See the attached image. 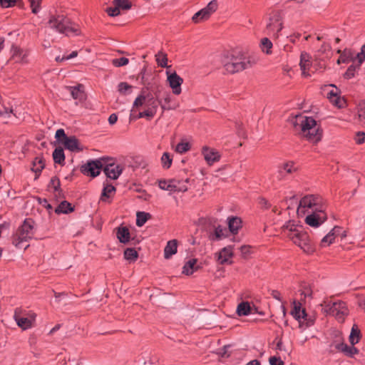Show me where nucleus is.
<instances>
[{
  "label": "nucleus",
  "instance_id": "obj_1",
  "mask_svg": "<svg viewBox=\"0 0 365 365\" xmlns=\"http://www.w3.org/2000/svg\"><path fill=\"white\" fill-rule=\"evenodd\" d=\"M292 123L295 130L308 140L316 143L321 140L322 133L313 118L298 115L292 119Z\"/></svg>",
  "mask_w": 365,
  "mask_h": 365
},
{
  "label": "nucleus",
  "instance_id": "obj_2",
  "mask_svg": "<svg viewBox=\"0 0 365 365\" xmlns=\"http://www.w3.org/2000/svg\"><path fill=\"white\" fill-rule=\"evenodd\" d=\"M282 231L284 235L303 250L304 252L307 253L313 252L312 241L302 226L298 225L292 221H289L282 227Z\"/></svg>",
  "mask_w": 365,
  "mask_h": 365
},
{
  "label": "nucleus",
  "instance_id": "obj_3",
  "mask_svg": "<svg viewBox=\"0 0 365 365\" xmlns=\"http://www.w3.org/2000/svg\"><path fill=\"white\" fill-rule=\"evenodd\" d=\"M222 63L227 73H234L251 67L255 61L252 58L241 51L224 53Z\"/></svg>",
  "mask_w": 365,
  "mask_h": 365
},
{
  "label": "nucleus",
  "instance_id": "obj_4",
  "mask_svg": "<svg viewBox=\"0 0 365 365\" xmlns=\"http://www.w3.org/2000/svg\"><path fill=\"white\" fill-rule=\"evenodd\" d=\"M319 306L323 314L334 317L339 322H343L349 314L348 308L342 301H333L331 298H326Z\"/></svg>",
  "mask_w": 365,
  "mask_h": 365
},
{
  "label": "nucleus",
  "instance_id": "obj_5",
  "mask_svg": "<svg viewBox=\"0 0 365 365\" xmlns=\"http://www.w3.org/2000/svg\"><path fill=\"white\" fill-rule=\"evenodd\" d=\"M48 24L51 29L60 34H64L67 36L70 33L74 35L79 34L78 26L63 15L51 16Z\"/></svg>",
  "mask_w": 365,
  "mask_h": 365
},
{
  "label": "nucleus",
  "instance_id": "obj_6",
  "mask_svg": "<svg viewBox=\"0 0 365 365\" xmlns=\"http://www.w3.org/2000/svg\"><path fill=\"white\" fill-rule=\"evenodd\" d=\"M324 210V205L320 197L309 195L303 197L297 207V212L299 215H304L312 212Z\"/></svg>",
  "mask_w": 365,
  "mask_h": 365
},
{
  "label": "nucleus",
  "instance_id": "obj_7",
  "mask_svg": "<svg viewBox=\"0 0 365 365\" xmlns=\"http://www.w3.org/2000/svg\"><path fill=\"white\" fill-rule=\"evenodd\" d=\"M159 103L160 101L155 98L151 93L144 94L143 93L134 101L131 112L144 106L145 110L149 115L150 114V118H153L156 114Z\"/></svg>",
  "mask_w": 365,
  "mask_h": 365
},
{
  "label": "nucleus",
  "instance_id": "obj_8",
  "mask_svg": "<svg viewBox=\"0 0 365 365\" xmlns=\"http://www.w3.org/2000/svg\"><path fill=\"white\" fill-rule=\"evenodd\" d=\"M33 235L34 222L31 219H26L14 236L13 244L18 248L26 249L29 245L24 243L31 239Z\"/></svg>",
  "mask_w": 365,
  "mask_h": 365
},
{
  "label": "nucleus",
  "instance_id": "obj_9",
  "mask_svg": "<svg viewBox=\"0 0 365 365\" xmlns=\"http://www.w3.org/2000/svg\"><path fill=\"white\" fill-rule=\"evenodd\" d=\"M282 16L279 11H273L269 14L268 22L266 26L267 34L273 37L278 38L279 33L282 29Z\"/></svg>",
  "mask_w": 365,
  "mask_h": 365
},
{
  "label": "nucleus",
  "instance_id": "obj_10",
  "mask_svg": "<svg viewBox=\"0 0 365 365\" xmlns=\"http://www.w3.org/2000/svg\"><path fill=\"white\" fill-rule=\"evenodd\" d=\"M218 4L216 0L211 1L206 7L202 9L194 14L192 18L193 22L197 24L207 20L210 16L216 11Z\"/></svg>",
  "mask_w": 365,
  "mask_h": 365
},
{
  "label": "nucleus",
  "instance_id": "obj_11",
  "mask_svg": "<svg viewBox=\"0 0 365 365\" xmlns=\"http://www.w3.org/2000/svg\"><path fill=\"white\" fill-rule=\"evenodd\" d=\"M14 318L17 325L22 329L26 330L34 326L36 314L34 313L23 314L21 311L16 309Z\"/></svg>",
  "mask_w": 365,
  "mask_h": 365
},
{
  "label": "nucleus",
  "instance_id": "obj_12",
  "mask_svg": "<svg viewBox=\"0 0 365 365\" xmlns=\"http://www.w3.org/2000/svg\"><path fill=\"white\" fill-rule=\"evenodd\" d=\"M103 165L104 159L90 160L81 167V170L84 175L96 177L100 174L101 170H103Z\"/></svg>",
  "mask_w": 365,
  "mask_h": 365
},
{
  "label": "nucleus",
  "instance_id": "obj_13",
  "mask_svg": "<svg viewBox=\"0 0 365 365\" xmlns=\"http://www.w3.org/2000/svg\"><path fill=\"white\" fill-rule=\"evenodd\" d=\"M327 217L324 210H320L309 213L306 217L305 222L311 227H317L327 220Z\"/></svg>",
  "mask_w": 365,
  "mask_h": 365
},
{
  "label": "nucleus",
  "instance_id": "obj_14",
  "mask_svg": "<svg viewBox=\"0 0 365 365\" xmlns=\"http://www.w3.org/2000/svg\"><path fill=\"white\" fill-rule=\"evenodd\" d=\"M336 340L331 344V347H334L336 350L339 351H341L345 354L346 356H353L356 354H357L358 350L352 346H349L346 344H344L342 341V339L341 334L339 333L337 334Z\"/></svg>",
  "mask_w": 365,
  "mask_h": 365
},
{
  "label": "nucleus",
  "instance_id": "obj_15",
  "mask_svg": "<svg viewBox=\"0 0 365 365\" xmlns=\"http://www.w3.org/2000/svg\"><path fill=\"white\" fill-rule=\"evenodd\" d=\"M167 81L170 87L173 90L175 95H179L181 93V85L183 83V79L178 76L175 72L170 73L169 71H166Z\"/></svg>",
  "mask_w": 365,
  "mask_h": 365
},
{
  "label": "nucleus",
  "instance_id": "obj_16",
  "mask_svg": "<svg viewBox=\"0 0 365 365\" xmlns=\"http://www.w3.org/2000/svg\"><path fill=\"white\" fill-rule=\"evenodd\" d=\"M291 314L293 316L294 319L298 320L300 322L302 319L307 321V325L310 326L313 324V320L309 319L308 315L306 313L304 309L301 308V304L299 302L294 300L293 302L292 309L291 311Z\"/></svg>",
  "mask_w": 365,
  "mask_h": 365
},
{
  "label": "nucleus",
  "instance_id": "obj_17",
  "mask_svg": "<svg viewBox=\"0 0 365 365\" xmlns=\"http://www.w3.org/2000/svg\"><path fill=\"white\" fill-rule=\"evenodd\" d=\"M103 171L106 176L110 179L116 180L123 171V168L114 163H107L104 160Z\"/></svg>",
  "mask_w": 365,
  "mask_h": 365
},
{
  "label": "nucleus",
  "instance_id": "obj_18",
  "mask_svg": "<svg viewBox=\"0 0 365 365\" xmlns=\"http://www.w3.org/2000/svg\"><path fill=\"white\" fill-rule=\"evenodd\" d=\"M300 68L302 70V75L305 77H308L311 76L312 71V56L307 52H302L300 56V62H299Z\"/></svg>",
  "mask_w": 365,
  "mask_h": 365
},
{
  "label": "nucleus",
  "instance_id": "obj_19",
  "mask_svg": "<svg viewBox=\"0 0 365 365\" xmlns=\"http://www.w3.org/2000/svg\"><path fill=\"white\" fill-rule=\"evenodd\" d=\"M202 154L209 165L218 162L221 158L220 154L217 150L207 146H204L202 148Z\"/></svg>",
  "mask_w": 365,
  "mask_h": 365
},
{
  "label": "nucleus",
  "instance_id": "obj_20",
  "mask_svg": "<svg viewBox=\"0 0 365 365\" xmlns=\"http://www.w3.org/2000/svg\"><path fill=\"white\" fill-rule=\"evenodd\" d=\"M329 86L334 87V89H332L327 93V98L329 101L338 108H343L346 105V101L344 98H341L339 96V91L337 88L333 85L330 84Z\"/></svg>",
  "mask_w": 365,
  "mask_h": 365
},
{
  "label": "nucleus",
  "instance_id": "obj_21",
  "mask_svg": "<svg viewBox=\"0 0 365 365\" xmlns=\"http://www.w3.org/2000/svg\"><path fill=\"white\" fill-rule=\"evenodd\" d=\"M232 250V246H227L220 251L218 253V261L220 264L232 263V261H230V259L233 255Z\"/></svg>",
  "mask_w": 365,
  "mask_h": 365
},
{
  "label": "nucleus",
  "instance_id": "obj_22",
  "mask_svg": "<svg viewBox=\"0 0 365 365\" xmlns=\"http://www.w3.org/2000/svg\"><path fill=\"white\" fill-rule=\"evenodd\" d=\"M341 227L335 226L321 241L322 247H327L334 242L336 237L339 234Z\"/></svg>",
  "mask_w": 365,
  "mask_h": 365
},
{
  "label": "nucleus",
  "instance_id": "obj_23",
  "mask_svg": "<svg viewBox=\"0 0 365 365\" xmlns=\"http://www.w3.org/2000/svg\"><path fill=\"white\" fill-rule=\"evenodd\" d=\"M61 144L65 147V148L71 151H79L81 150L78 140L74 136H70L67 138H64V140Z\"/></svg>",
  "mask_w": 365,
  "mask_h": 365
},
{
  "label": "nucleus",
  "instance_id": "obj_24",
  "mask_svg": "<svg viewBox=\"0 0 365 365\" xmlns=\"http://www.w3.org/2000/svg\"><path fill=\"white\" fill-rule=\"evenodd\" d=\"M176 182L179 183V180L176 179L160 180L158 181V186L162 190L174 192H176Z\"/></svg>",
  "mask_w": 365,
  "mask_h": 365
},
{
  "label": "nucleus",
  "instance_id": "obj_25",
  "mask_svg": "<svg viewBox=\"0 0 365 365\" xmlns=\"http://www.w3.org/2000/svg\"><path fill=\"white\" fill-rule=\"evenodd\" d=\"M197 259H189L187 262H185V265L182 267V273L186 275H190L195 271L198 270L200 266L197 264Z\"/></svg>",
  "mask_w": 365,
  "mask_h": 365
},
{
  "label": "nucleus",
  "instance_id": "obj_26",
  "mask_svg": "<svg viewBox=\"0 0 365 365\" xmlns=\"http://www.w3.org/2000/svg\"><path fill=\"white\" fill-rule=\"evenodd\" d=\"M72 98L78 101H83L86 98V95L83 91V86L78 85V86L68 88Z\"/></svg>",
  "mask_w": 365,
  "mask_h": 365
},
{
  "label": "nucleus",
  "instance_id": "obj_27",
  "mask_svg": "<svg viewBox=\"0 0 365 365\" xmlns=\"http://www.w3.org/2000/svg\"><path fill=\"white\" fill-rule=\"evenodd\" d=\"M297 170V168L294 166V163L293 162H287L284 163L282 167L279 168L278 176L279 180H282L284 177V172L287 174H291L295 172Z\"/></svg>",
  "mask_w": 365,
  "mask_h": 365
},
{
  "label": "nucleus",
  "instance_id": "obj_28",
  "mask_svg": "<svg viewBox=\"0 0 365 365\" xmlns=\"http://www.w3.org/2000/svg\"><path fill=\"white\" fill-rule=\"evenodd\" d=\"M11 57L10 61H14L15 63H21L25 61L27 54L23 50L18 47H12Z\"/></svg>",
  "mask_w": 365,
  "mask_h": 365
},
{
  "label": "nucleus",
  "instance_id": "obj_29",
  "mask_svg": "<svg viewBox=\"0 0 365 365\" xmlns=\"http://www.w3.org/2000/svg\"><path fill=\"white\" fill-rule=\"evenodd\" d=\"M228 227L232 234L237 233L239 229L242 227V220L237 217H231L227 219Z\"/></svg>",
  "mask_w": 365,
  "mask_h": 365
},
{
  "label": "nucleus",
  "instance_id": "obj_30",
  "mask_svg": "<svg viewBox=\"0 0 365 365\" xmlns=\"http://www.w3.org/2000/svg\"><path fill=\"white\" fill-rule=\"evenodd\" d=\"M177 252V240H173L168 242L164 250L165 258L169 259L173 255Z\"/></svg>",
  "mask_w": 365,
  "mask_h": 365
},
{
  "label": "nucleus",
  "instance_id": "obj_31",
  "mask_svg": "<svg viewBox=\"0 0 365 365\" xmlns=\"http://www.w3.org/2000/svg\"><path fill=\"white\" fill-rule=\"evenodd\" d=\"M44 166L45 164L42 158L37 157L34 159L32 163L31 170L36 174V179L38 177Z\"/></svg>",
  "mask_w": 365,
  "mask_h": 365
},
{
  "label": "nucleus",
  "instance_id": "obj_32",
  "mask_svg": "<svg viewBox=\"0 0 365 365\" xmlns=\"http://www.w3.org/2000/svg\"><path fill=\"white\" fill-rule=\"evenodd\" d=\"M117 237L122 243H126L130 240V232L127 227H120L117 232Z\"/></svg>",
  "mask_w": 365,
  "mask_h": 365
},
{
  "label": "nucleus",
  "instance_id": "obj_33",
  "mask_svg": "<svg viewBox=\"0 0 365 365\" xmlns=\"http://www.w3.org/2000/svg\"><path fill=\"white\" fill-rule=\"evenodd\" d=\"M53 158L56 163L63 165L65 161V155L62 148H56L53 153Z\"/></svg>",
  "mask_w": 365,
  "mask_h": 365
},
{
  "label": "nucleus",
  "instance_id": "obj_34",
  "mask_svg": "<svg viewBox=\"0 0 365 365\" xmlns=\"http://www.w3.org/2000/svg\"><path fill=\"white\" fill-rule=\"evenodd\" d=\"M252 308L250 304L247 302H241L238 304L237 308V313L239 316H246L250 314Z\"/></svg>",
  "mask_w": 365,
  "mask_h": 365
},
{
  "label": "nucleus",
  "instance_id": "obj_35",
  "mask_svg": "<svg viewBox=\"0 0 365 365\" xmlns=\"http://www.w3.org/2000/svg\"><path fill=\"white\" fill-rule=\"evenodd\" d=\"M115 189L112 185H107L104 187L101 196V200L106 201L107 198L110 197L115 192Z\"/></svg>",
  "mask_w": 365,
  "mask_h": 365
},
{
  "label": "nucleus",
  "instance_id": "obj_36",
  "mask_svg": "<svg viewBox=\"0 0 365 365\" xmlns=\"http://www.w3.org/2000/svg\"><path fill=\"white\" fill-rule=\"evenodd\" d=\"M71 205L67 201H63L56 208L55 212L56 213H68L73 211Z\"/></svg>",
  "mask_w": 365,
  "mask_h": 365
},
{
  "label": "nucleus",
  "instance_id": "obj_37",
  "mask_svg": "<svg viewBox=\"0 0 365 365\" xmlns=\"http://www.w3.org/2000/svg\"><path fill=\"white\" fill-rule=\"evenodd\" d=\"M155 60L159 66L163 67V68H168L169 67L168 66L167 55L164 52L159 51L155 55Z\"/></svg>",
  "mask_w": 365,
  "mask_h": 365
},
{
  "label": "nucleus",
  "instance_id": "obj_38",
  "mask_svg": "<svg viewBox=\"0 0 365 365\" xmlns=\"http://www.w3.org/2000/svg\"><path fill=\"white\" fill-rule=\"evenodd\" d=\"M226 237V230L220 226H218L216 227L214 233L212 234L210 237L212 240H220Z\"/></svg>",
  "mask_w": 365,
  "mask_h": 365
},
{
  "label": "nucleus",
  "instance_id": "obj_39",
  "mask_svg": "<svg viewBox=\"0 0 365 365\" xmlns=\"http://www.w3.org/2000/svg\"><path fill=\"white\" fill-rule=\"evenodd\" d=\"M360 339V331L356 325H354L349 336V341L351 345L358 343Z\"/></svg>",
  "mask_w": 365,
  "mask_h": 365
},
{
  "label": "nucleus",
  "instance_id": "obj_40",
  "mask_svg": "<svg viewBox=\"0 0 365 365\" xmlns=\"http://www.w3.org/2000/svg\"><path fill=\"white\" fill-rule=\"evenodd\" d=\"M272 43L268 38H263L261 40L260 48L266 54L272 53Z\"/></svg>",
  "mask_w": 365,
  "mask_h": 365
},
{
  "label": "nucleus",
  "instance_id": "obj_41",
  "mask_svg": "<svg viewBox=\"0 0 365 365\" xmlns=\"http://www.w3.org/2000/svg\"><path fill=\"white\" fill-rule=\"evenodd\" d=\"M150 217V215L149 213H146L144 212H137V220H136L137 226L142 227Z\"/></svg>",
  "mask_w": 365,
  "mask_h": 365
},
{
  "label": "nucleus",
  "instance_id": "obj_42",
  "mask_svg": "<svg viewBox=\"0 0 365 365\" xmlns=\"http://www.w3.org/2000/svg\"><path fill=\"white\" fill-rule=\"evenodd\" d=\"M364 61H365V45L361 46V51L356 54L353 60L354 63H357L358 67H360Z\"/></svg>",
  "mask_w": 365,
  "mask_h": 365
},
{
  "label": "nucleus",
  "instance_id": "obj_43",
  "mask_svg": "<svg viewBox=\"0 0 365 365\" xmlns=\"http://www.w3.org/2000/svg\"><path fill=\"white\" fill-rule=\"evenodd\" d=\"M113 4L120 9L128 10L131 8V3L128 0H113Z\"/></svg>",
  "mask_w": 365,
  "mask_h": 365
},
{
  "label": "nucleus",
  "instance_id": "obj_44",
  "mask_svg": "<svg viewBox=\"0 0 365 365\" xmlns=\"http://www.w3.org/2000/svg\"><path fill=\"white\" fill-rule=\"evenodd\" d=\"M124 257L128 260L135 261L138 258V252L133 248H128L124 252Z\"/></svg>",
  "mask_w": 365,
  "mask_h": 365
},
{
  "label": "nucleus",
  "instance_id": "obj_45",
  "mask_svg": "<svg viewBox=\"0 0 365 365\" xmlns=\"http://www.w3.org/2000/svg\"><path fill=\"white\" fill-rule=\"evenodd\" d=\"M118 91L123 95H127L131 93L132 86L125 82H121L118 84Z\"/></svg>",
  "mask_w": 365,
  "mask_h": 365
},
{
  "label": "nucleus",
  "instance_id": "obj_46",
  "mask_svg": "<svg viewBox=\"0 0 365 365\" xmlns=\"http://www.w3.org/2000/svg\"><path fill=\"white\" fill-rule=\"evenodd\" d=\"M172 158L168 153H164L161 158L163 166L165 168H169L172 164Z\"/></svg>",
  "mask_w": 365,
  "mask_h": 365
},
{
  "label": "nucleus",
  "instance_id": "obj_47",
  "mask_svg": "<svg viewBox=\"0 0 365 365\" xmlns=\"http://www.w3.org/2000/svg\"><path fill=\"white\" fill-rule=\"evenodd\" d=\"M32 13L36 14L41 9L42 0H29Z\"/></svg>",
  "mask_w": 365,
  "mask_h": 365
},
{
  "label": "nucleus",
  "instance_id": "obj_48",
  "mask_svg": "<svg viewBox=\"0 0 365 365\" xmlns=\"http://www.w3.org/2000/svg\"><path fill=\"white\" fill-rule=\"evenodd\" d=\"M190 145L187 142H181L175 147V151L179 153H183L189 150Z\"/></svg>",
  "mask_w": 365,
  "mask_h": 365
},
{
  "label": "nucleus",
  "instance_id": "obj_49",
  "mask_svg": "<svg viewBox=\"0 0 365 365\" xmlns=\"http://www.w3.org/2000/svg\"><path fill=\"white\" fill-rule=\"evenodd\" d=\"M129 60L127 58H114L112 60V63L113 66L116 67H120L123 66H125L128 63Z\"/></svg>",
  "mask_w": 365,
  "mask_h": 365
},
{
  "label": "nucleus",
  "instance_id": "obj_50",
  "mask_svg": "<svg viewBox=\"0 0 365 365\" xmlns=\"http://www.w3.org/2000/svg\"><path fill=\"white\" fill-rule=\"evenodd\" d=\"M359 68V67L357 66V63H354L353 65L350 66L344 74L345 78H351L354 77V71L356 68Z\"/></svg>",
  "mask_w": 365,
  "mask_h": 365
},
{
  "label": "nucleus",
  "instance_id": "obj_51",
  "mask_svg": "<svg viewBox=\"0 0 365 365\" xmlns=\"http://www.w3.org/2000/svg\"><path fill=\"white\" fill-rule=\"evenodd\" d=\"M189 182V179L187 178L185 182H180L179 180V183L176 182V192H185L187 190V186L186 185L187 182Z\"/></svg>",
  "mask_w": 365,
  "mask_h": 365
},
{
  "label": "nucleus",
  "instance_id": "obj_52",
  "mask_svg": "<svg viewBox=\"0 0 365 365\" xmlns=\"http://www.w3.org/2000/svg\"><path fill=\"white\" fill-rule=\"evenodd\" d=\"M55 138L59 143H62L64 138H67L68 136L65 134L64 130L61 128L56 130Z\"/></svg>",
  "mask_w": 365,
  "mask_h": 365
},
{
  "label": "nucleus",
  "instance_id": "obj_53",
  "mask_svg": "<svg viewBox=\"0 0 365 365\" xmlns=\"http://www.w3.org/2000/svg\"><path fill=\"white\" fill-rule=\"evenodd\" d=\"M19 0H0V5L3 8L14 6Z\"/></svg>",
  "mask_w": 365,
  "mask_h": 365
},
{
  "label": "nucleus",
  "instance_id": "obj_54",
  "mask_svg": "<svg viewBox=\"0 0 365 365\" xmlns=\"http://www.w3.org/2000/svg\"><path fill=\"white\" fill-rule=\"evenodd\" d=\"M106 11L110 16H117L120 14V9L116 6H114V7L108 8Z\"/></svg>",
  "mask_w": 365,
  "mask_h": 365
},
{
  "label": "nucleus",
  "instance_id": "obj_55",
  "mask_svg": "<svg viewBox=\"0 0 365 365\" xmlns=\"http://www.w3.org/2000/svg\"><path fill=\"white\" fill-rule=\"evenodd\" d=\"M170 102V97L169 95H167L166 97L164 98V103H163L161 101H160V103H159V105H160L163 110H170L173 108L170 106H168V103Z\"/></svg>",
  "mask_w": 365,
  "mask_h": 365
},
{
  "label": "nucleus",
  "instance_id": "obj_56",
  "mask_svg": "<svg viewBox=\"0 0 365 365\" xmlns=\"http://www.w3.org/2000/svg\"><path fill=\"white\" fill-rule=\"evenodd\" d=\"M269 361L270 365H284V362L277 356L270 357Z\"/></svg>",
  "mask_w": 365,
  "mask_h": 365
},
{
  "label": "nucleus",
  "instance_id": "obj_57",
  "mask_svg": "<svg viewBox=\"0 0 365 365\" xmlns=\"http://www.w3.org/2000/svg\"><path fill=\"white\" fill-rule=\"evenodd\" d=\"M50 186L57 190L60 186V180L58 178L53 177L50 181Z\"/></svg>",
  "mask_w": 365,
  "mask_h": 365
},
{
  "label": "nucleus",
  "instance_id": "obj_58",
  "mask_svg": "<svg viewBox=\"0 0 365 365\" xmlns=\"http://www.w3.org/2000/svg\"><path fill=\"white\" fill-rule=\"evenodd\" d=\"M252 247L248 245H243L240 247L242 255L245 257L251 252Z\"/></svg>",
  "mask_w": 365,
  "mask_h": 365
},
{
  "label": "nucleus",
  "instance_id": "obj_59",
  "mask_svg": "<svg viewBox=\"0 0 365 365\" xmlns=\"http://www.w3.org/2000/svg\"><path fill=\"white\" fill-rule=\"evenodd\" d=\"M12 112H13L12 110H9V109L7 108H6L4 105H2L0 103V116H3L4 115L8 114L9 113H12Z\"/></svg>",
  "mask_w": 365,
  "mask_h": 365
},
{
  "label": "nucleus",
  "instance_id": "obj_60",
  "mask_svg": "<svg viewBox=\"0 0 365 365\" xmlns=\"http://www.w3.org/2000/svg\"><path fill=\"white\" fill-rule=\"evenodd\" d=\"M364 133H358L355 138L356 143L359 144L363 143L364 142Z\"/></svg>",
  "mask_w": 365,
  "mask_h": 365
},
{
  "label": "nucleus",
  "instance_id": "obj_61",
  "mask_svg": "<svg viewBox=\"0 0 365 365\" xmlns=\"http://www.w3.org/2000/svg\"><path fill=\"white\" fill-rule=\"evenodd\" d=\"M302 295L304 297V298L309 297H311L312 295V291L309 287H304V289L302 292Z\"/></svg>",
  "mask_w": 365,
  "mask_h": 365
},
{
  "label": "nucleus",
  "instance_id": "obj_62",
  "mask_svg": "<svg viewBox=\"0 0 365 365\" xmlns=\"http://www.w3.org/2000/svg\"><path fill=\"white\" fill-rule=\"evenodd\" d=\"M118 120V116L116 114L113 113L108 118V122L110 125L115 124Z\"/></svg>",
  "mask_w": 365,
  "mask_h": 365
},
{
  "label": "nucleus",
  "instance_id": "obj_63",
  "mask_svg": "<svg viewBox=\"0 0 365 365\" xmlns=\"http://www.w3.org/2000/svg\"><path fill=\"white\" fill-rule=\"evenodd\" d=\"M276 340H277V344H276V349L279 351L284 350L282 341L281 338H277Z\"/></svg>",
  "mask_w": 365,
  "mask_h": 365
},
{
  "label": "nucleus",
  "instance_id": "obj_64",
  "mask_svg": "<svg viewBox=\"0 0 365 365\" xmlns=\"http://www.w3.org/2000/svg\"><path fill=\"white\" fill-rule=\"evenodd\" d=\"M137 118H146L148 120H150L152 119L150 118V114L149 115L148 113H147V112L145 110L143 111V112H140L137 116Z\"/></svg>",
  "mask_w": 365,
  "mask_h": 365
}]
</instances>
